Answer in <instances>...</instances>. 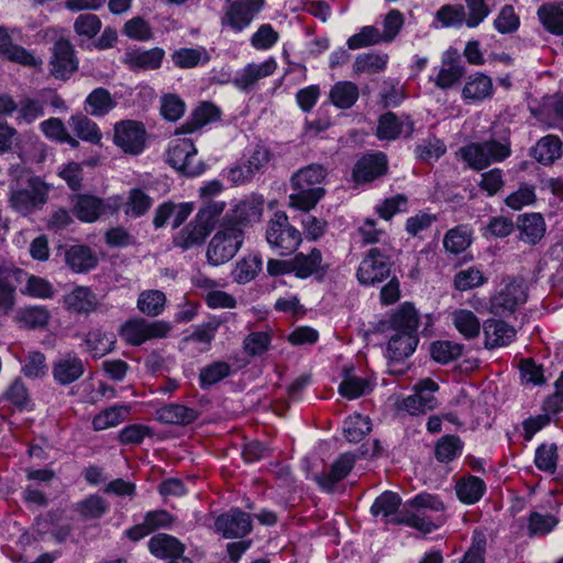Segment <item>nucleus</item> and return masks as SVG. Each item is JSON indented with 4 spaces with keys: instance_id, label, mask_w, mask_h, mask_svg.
<instances>
[{
    "instance_id": "0e129e2a",
    "label": "nucleus",
    "mask_w": 563,
    "mask_h": 563,
    "mask_svg": "<svg viewBox=\"0 0 563 563\" xmlns=\"http://www.w3.org/2000/svg\"><path fill=\"white\" fill-rule=\"evenodd\" d=\"M559 523L555 516L551 514L531 512L528 518V532L530 537L545 536Z\"/></svg>"
},
{
    "instance_id": "20e7f679",
    "label": "nucleus",
    "mask_w": 563,
    "mask_h": 563,
    "mask_svg": "<svg viewBox=\"0 0 563 563\" xmlns=\"http://www.w3.org/2000/svg\"><path fill=\"white\" fill-rule=\"evenodd\" d=\"M266 242L280 256L295 252L301 244L302 238L298 229L290 224L285 212L277 211L266 225Z\"/></svg>"
},
{
    "instance_id": "052dcab7",
    "label": "nucleus",
    "mask_w": 563,
    "mask_h": 563,
    "mask_svg": "<svg viewBox=\"0 0 563 563\" xmlns=\"http://www.w3.org/2000/svg\"><path fill=\"white\" fill-rule=\"evenodd\" d=\"M445 152V144L435 136L423 139L416 147L417 157L427 163L438 161Z\"/></svg>"
},
{
    "instance_id": "cd10ccee",
    "label": "nucleus",
    "mask_w": 563,
    "mask_h": 563,
    "mask_svg": "<svg viewBox=\"0 0 563 563\" xmlns=\"http://www.w3.org/2000/svg\"><path fill=\"white\" fill-rule=\"evenodd\" d=\"M65 262L74 273L79 274L93 269L98 264V257L89 246L76 244L66 250Z\"/></svg>"
},
{
    "instance_id": "9b49d317",
    "label": "nucleus",
    "mask_w": 563,
    "mask_h": 563,
    "mask_svg": "<svg viewBox=\"0 0 563 563\" xmlns=\"http://www.w3.org/2000/svg\"><path fill=\"white\" fill-rule=\"evenodd\" d=\"M146 136V129L141 121L123 120L113 128L114 144L130 155H139L144 151Z\"/></svg>"
},
{
    "instance_id": "774afa93",
    "label": "nucleus",
    "mask_w": 563,
    "mask_h": 563,
    "mask_svg": "<svg viewBox=\"0 0 563 563\" xmlns=\"http://www.w3.org/2000/svg\"><path fill=\"white\" fill-rule=\"evenodd\" d=\"M471 244V235L465 227H457L446 232L443 239L445 250L453 254H460Z\"/></svg>"
},
{
    "instance_id": "b1692460",
    "label": "nucleus",
    "mask_w": 563,
    "mask_h": 563,
    "mask_svg": "<svg viewBox=\"0 0 563 563\" xmlns=\"http://www.w3.org/2000/svg\"><path fill=\"white\" fill-rule=\"evenodd\" d=\"M387 169L386 156L382 153L368 154L361 157L353 169V179L356 183H368L385 174Z\"/></svg>"
},
{
    "instance_id": "e2e57ef3",
    "label": "nucleus",
    "mask_w": 563,
    "mask_h": 563,
    "mask_svg": "<svg viewBox=\"0 0 563 563\" xmlns=\"http://www.w3.org/2000/svg\"><path fill=\"white\" fill-rule=\"evenodd\" d=\"M16 121L31 124L44 115V102L38 99L23 98L18 103Z\"/></svg>"
},
{
    "instance_id": "c85d7f7f",
    "label": "nucleus",
    "mask_w": 563,
    "mask_h": 563,
    "mask_svg": "<svg viewBox=\"0 0 563 563\" xmlns=\"http://www.w3.org/2000/svg\"><path fill=\"white\" fill-rule=\"evenodd\" d=\"M485 346L494 349L508 345L516 335V330L501 320L490 319L484 325Z\"/></svg>"
},
{
    "instance_id": "423d86ee",
    "label": "nucleus",
    "mask_w": 563,
    "mask_h": 563,
    "mask_svg": "<svg viewBox=\"0 0 563 563\" xmlns=\"http://www.w3.org/2000/svg\"><path fill=\"white\" fill-rule=\"evenodd\" d=\"M244 242V232L235 224L223 222L220 230L212 236L207 250L208 262L218 266L229 262Z\"/></svg>"
},
{
    "instance_id": "338daca9",
    "label": "nucleus",
    "mask_w": 563,
    "mask_h": 563,
    "mask_svg": "<svg viewBox=\"0 0 563 563\" xmlns=\"http://www.w3.org/2000/svg\"><path fill=\"white\" fill-rule=\"evenodd\" d=\"M462 442L455 435L442 437L435 445V457L442 463H448L461 455Z\"/></svg>"
},
{
    "instance_id": "49530a36",
    "label": "nucleus",
    "mask_w": 563,
    "mask_h": 563,
    "mask_svg": "<svg viewBox=\"0 0 563 563\" xmlns=\"http://www.w3.org/2000/svg\"><path fill=\"white\" fill-rule=\"evenodd\" d=\"M538 16L549 32L563 34V3L541 5L538 9Z\"/></svg>"
},
{
    "instance_id": "864d4df0",
    "label": "nucleus",
    "mask_w": 563,
    "mask_h": 563,
    "mask_svg": "<svg viewBox=\"0 0 563 563\" xmlns=\"http://www.w3.org/2000/svg\"><path fill=\"white\" fill-rule=\"evenodd\" d=\"M464 68L459 60L444 59L434 79L435 86L441 89L451 88L463 76Z\"/></svg>"
},
{
    "instance_id": "f03ea898",
    "label": "nucleus",
    "mask_w": 563,
    "mask_h": 563,
    "mask_svg": "<svg viewBox=\"0 0 563 563\" xmlns=\"http://www.w3.org/2000/svg\"><path fill=\"white\" fill-rule=\"evenodd\" d=\"M325 176V168L318 164L308 165L295 173L290 180L294 192L289 195V206L303 211L314 208L324 195L321 184Z\"/></svg>"
},
{
    "instance_id": "9d476101",
    "label": "nucleus",
    "mask_w": 563,
    "mask_h": 563,
    "mask_svg": "<svg viewBox=\"0 0 563 563\" xmlns=\"http://www.w3.org/2000/svg\"><path fill=\"white\" fill-rule=\"evenodd\" d=\"M167 162L186 176L195 177L200 175L205 167L197 158V150L190 139H175L170 142Z\"/></svg>"
},
{
    "instance_id": "39448f33",
    "label": "nucleus",
    "mask_w": 563,
    "mask_h": 563,
    "mask_svg": "<svg viewBox=\"0 0 563 563\" xmlns=\"http://www.w3.org/2000/svg\"><path fill=\"white\" fill-rule=\"evenodd\" d=\"M463 159L476 170L486 168L492 163L505 161L511 154L510 141L490 139L484 142L471 143L461 148Z\"/></svg>"
},
{
    "instance_id": "4c0bfd02",
    "label": "nucleus",
    "mask_w": 563,
    "mask_h": 563,
    "mask_svg": "<svg viewBox=\"0 0 563 563\" xmlns=\"http://www.w3.org/2000/svg\"><path fill=\"white\" fill-rule=\"evenodd\" d=\"M401 499L398 494L393 492H385L379 495L371 507L373 516H382L385 522L399 523L397 520L401 518L396 517V514L400 507Z\"/></svg>"
},
{
    "instance_id": "dca6fc26",
    "label": "nucleus",
    "mask_w": 563,
    "mask_h": 563,
    "mask_svg": "<svg viewBox=\"0 0 563 563\" xmlns=\"http://www.w3.org/2000/svg\"><path fill=\"white\" fill-rule=\"evenodd\" d=\"M264 198L261 195L252 194L236 201L225 222L247 225L258 222L263 216Z\"/></svg>"
},
{
    "instance_id": "603ef678",
    "label": "nucleus",
    "mask_w": 563,
    "mask_h": 563,
    "mask_svg": "<svg viewBox=\"0 0 563 563\" xmlns=\"http://www.w3.org/2000/svg\"><path fill=\"white\" fill-rule=\"evenodd\" d=\"M435 19L441 23L442 27L460 29L466 25L465 9L461 4L442 5L435 13Z\"/></svg>"
},
{
    "instance_id": "ea45409f",
    "label": "nucleus",
    "mask_w": 563,
    "mask_h": 563,
    "mask_svg": "<svg viewBox=\"0 0 563 563\" xmlns=\"http://www.w3.org/2000/svg\"><path fill=\"white\" fill-rule=\"evenodd\" d=\"M358 87L352 81H338L329 92V99L339 109H350L357 101Z\"/></svg>"
},
{
    "instance_id": "c03bdc74",
    "label": "nucleus",
    "mask_w": 563,
    "mask_h": 563,
    "mask_svg": "<svg viewBox=\"0 0 563 563\" xmlns=\"http://www.w3.org/2000/svg\"><path fill=\"white\" fill-rule=\"evenodd\" d=\"M224 321V317L212 316L206 322L196 325L192 333L186 336L184 340L190 343L203 344V350H208L216 336L218 329Z\"/></svg>"
},
{
    "instance_id": "0eeeda50",
    "label": "nucleus",
    "mask_w": 563,
    "mask_h": 563,
    "mask_svg": "<svg viewBox=\"0 0 563 563\" xmlns=\"http://www.w3.org/2000/svg\"><path fill=\"white\" fill-rule=\"evenodd\" d=\"M527 286L521 278L506 277L489 298L488 310L496 316H507L527 301Z\"/></svg>"
},
{
    "instance_id": "58836bf2",
    "label": "nucleus",
    "mask_w": 563,
    "mask_h": 563,
    "mask_svg": "<svg viewBox=\"0 0 563 563\" xmlns=\"http://www.w3.org/2000/svg\"><path fill=\"white\" fill-rule=\"evenodd\" d=\"M115 107V99L104 88L93 89L86 98V111L96 118L107 115Z\"/></svg>"
},
{
    "instance_id": "f8f14e48",
    "label": "nucleus",
    "mask_w": 563,
    "mask_h": 563,
    "mask_svg": "<svg viewBox=\"0 0 563 563\" xmlns=\"http://www.w3.org/2000/svg\"><path fill=\"white\" fill-rule=\"evenodd\" d=\"M264 7V0H228L222 16V25L235 32H242L250 26Z\"/></svg>"
},
{
    "instance_id": "7ed1b4c3",
    "label": "nucleus",
    "mask_w": 563,
    "mask_h": 563,
    "mask_svg": "<svg viewBox=\"0 0 563 563\" xmlns=\"http://www.w3.org/2000/svg\"><path fill=\"white\" fill-rule=\"evenodd\" d=\"M49 187L38 177H30L25 183L10 186V207L22 216H29L47 202Z\"/></svg>"
},
{
    "instance_id": "6e6d98bb",
    "label": "nucleus",
    "mask_w": 563,
    "mask_h": 563,
    "mask_svg": "<svg viewBox=\"0 0 563 563\" xmlns=\"http://www.w3.org/2000/svg\"><path fill=\"white\" fill-rule=\"evenodd\" d=\"M166 296L161 290H146L140 294L137 308L147 316H158L163 312Z\"/></svg>"
},
{
    "instance_id": "6ab92c4d",
    "label": "nucleus",
    "mask_w": 563,
    "mask_h": 563,
    "mask_svg": "<svg viewBox=\"0 0 563 563\" xmlns=\"http://www.w3.org/2000/svg\"><path fill=\"white\" fill-rule=\"evenodd\" d=\"M85 373L84 361L75 353H66L58 357L52 367V375L58 385H69L78 380Z\"/></svg>"
},
{
    "instance_id": "ddd939ff",
    "label": "nucleus",
    "mask_w": 563,
    "mask_h": 563,
    "mask_svg": "<svg viewBox=\"0 0 563 563\" xmlns=\"http://www.w3.org/2000/svg\"><path fill=\"white\" fill-rule=\"evenodd\" d=\"M439 390V385L430 378H423L413 386V394L404 398L400 408L411 416L426 413L439 406L434 393Z\"/></svg>"
},
{
    "instance_id": "69168bd1",
    "label": "nucleus",
    "mask_w": 563,
    "mask_h": 563,
    "mask_svg": "<svg viewBox=\"0 0 563 563\" xmlns=\"http://www.w3.org/2000/svg\"><path fill=\"white\" fill-rule=\"evenodd\" d=\"M380 31L373 26H363L360 32L349 37L346 45L350 49H358L383 43Z\"/></svg>"
},
{
    "instance_id": "2eb2a0df",
    "label": "nucleus",
    "mask_w": 563,
    "mask_h": 563,
    "mask_svg": "<svg viewBox=\"0 0 563 563\" xmlns=\"http://www.w3.org/2000/svg\"><path fill=\"white\" fill-rule=\"evenodd\" d=\"M292 274L300 279L314 277L317 280H322L328 272V265L323 262V256L320 250L312 249L309 253H297L291 258Z\"/></svg>"
},
{
    "instance_id": "473e14b6",
    "label": "nucleus",
    "mask_w": 563,
    "mask_h": 563,
    "mask_svg": "<svg viewBox=\"0 0 563 563\" xmlns=\"http://www.w3.org/2000/svg\"><path fill=\"white\" fill-rule=\"evenodd\" d=\"M485 492V482L474 475L462 477L455 484L456 496L465 505L476 504L484 496Z\"/></svg>"
},
{
    "instance_id": "13d9d810",
    "label": "nucleus",
    "mask_w": 563,
    "mask_h": 563,
    "mask_svg": "<svg viewBox=\"0 0 563 563\" xmlns=\"http://www.w3.org/2000/svg\"><path fill=\"white\" fill-rule=\"evenodd\" d=\"M262 269V258L258 255H250L236 263L233 278L239 284H245L256 277Z\"/></svg>"
},
{
    "instance_id": "412c9836",
    "label": "nucleus",
    "mask_w": 563,
    "mask_h": 563,
    "mask_svg": "<svg viewBox=\"0 0 563 563\" xmlns=\"http://www.w3.org/2000/svg\"><path fill=\"white\" fill-rule=\"evenodd\" d=\"M73 212L82 222H96L108 210L104 201L93 195H75L71 199Z\"/></svg>"
},
{
    "instance_id": "6e6552de",
    "label": "nucleus",
    "mask_w": 563,
    "mask_h": 563,
    "mask_svg": "<svg viewBox=\"0 0 563 563\" xmlns=\"http://www.w3.org/2000/svg\"><path fill=\"white\" fill-rule=\"evenodd\" d=\"M391 268L390 254L386 249L372 247L361 261L356 278L361 285L374 286L389 277Z\"/></svg>"
},
{
    "instance_id": "72a5a7b5",
    "label": "nucleus",
    "mask_w": 563,
    "mask_h": 563,
    "mask_svg": "<svg viewBox=\"0 0 563 563\" xmlns=\"http://www.w3.org/2000/svg\"><path fill=\"white\" fill-rule=\"evenodd\" d=\"M87 351L95 358H100L114 349L115 335L100 328L90 330L85 338Z\"/></svg>"
},
{
    "instance_id": "bf43d9fd",
    "label": "nucleus",
    "mask_w": 563,
    "mask_h": 563,
    "mask_svg": "<svg viewBox=\"0 0 563 563\" xmlns=\"http://www.w3.org/2000/svg\"><path fill=\"white\" fill-rule=\"evenodd\" d=\"M21 371L24 376L32 379L45 377L48 372L45 355L38 351L29 352L23 361Z\"/></svg>"
},
{
    "instance_id": "5fc2aeb1",
    "label": "nucleus",
    "mask_w": 563,
    "mask_h": 563,
    "mask_svg": "<svg viewBox=\"0 0 563 563\" xmlns=\"http://www.w3.org/2000/svg\"><path fill=\"white\" fill-rule=\"evenodd\" d=\"M373 388L371 379L358 376H346L339 386V393L341 396L347 399H356Z\"/></svg>"
},
{
    "instance_id": "f257e3e1",
    "label": "nucleus",
    "mask_w": 563,
    "mask_h": 563,
    "mask_svg": "<svg viewBox=\"0 0 563 563\" xmlns=\"http://www.w3.org/2000/svg\"><path fill=\"white\" fill-rule=\"evenodd\" d=\"M418 312L409 303H402L387 321L389 341L386 356L390 361H401L410 356L418 344Z\"/></svg>"
},
{
    "instance_id": "8fccbe9b",
    "label": "nucleus",
    "mask_w": 563,
    "mask_h": 563,
    "mask_svg": "<svg viewBox=\"0 0 563 563\" xmlns=\"http://www.w3.org/2000/svg\"><path fill=\"white\" fill-rule=\"evenodd\" d=\"M453 324L465 338L473 339L479 334L481 323L478 318L470 310L459 309L452 313Z\"/></svg>"
},
{
    "instance_id": "c756f323",
    "label": "nucleus",
    "mask_w": 563,
    "mask_h": 563,
    "mask_svg": "<svg viewBox=\"0 0 563 563\" xmlns=\"http://www.w3.org/2000/svg\"><path fill=\"white\" fill-rule=\"evenodd\" d=\"M212 229L195 217L175 238V244L183 250L201 245Z\"/></svg>"
},
{
    "instance_id": "5701e85b",
    "label": "nucleus",
    "mask_w": 563,
    "mask_h": 563,
    "mask_svg": "<svg viewBox=\"0 0 563 563\" xmlns=\"http://www.w3.org/2000/svg\"><path fill=\"white\" fill-rule=\"evenodd\" d=\"M63 303L69 312L88 314L98 308L99 300L89 287L76 286L64 296Z\"/></svg>"
},
{
    "instance_id": "f3484780",
    "label": "nucleus",
    "mask_w": 563,
    "mask_h": 563,
    "mask_svg": "<svg viewBox=\"0 0 563 563\" xmlns=\"http://www.w3.org/2000/svg\"><path fill=\"white\" fill-rule=\"evenodd\" d=\"M214 528L224 538H243L252 530V519L249 514L233 508L216 519Z\"/></svg>"
},
{
    "instance_id": "393cba45",
    "label": "nucleus",
    "mask_w": 563,
    "mask_h": 563,
    "mask_svg": "<svg viewBox=\"0 0 563 563\" xmlns=\"http://www.w3.org/2000/svg\"><path fill=\"white\" fill-rule=\"evenodd\" d=\"M165 52L163 48L131 49L124 54L123 62L132 70H154L161 67Z\"/></svg>"
},
{
    "instance_id": "c9c22d12",
    "label": "nucleus",
    "mask_w": 563,
    "mask_h": 563,
    "mask_svg": "<svg viewBox=\"0 0 563 563\" xmlns=\"http://www.w3.org/2000/svg\"><path fill=\"white\" fill-rule=\"evenodd\" d=\"M156 418L163 423L189 424L198 418V413L184 405L169 404L157 409Z\"/></svg>"
},
{
    "instance_id": "4be33fe9",
    "label": "nucleus",
    "mask_w": 563,
    "mask_h": 563,
    "mask_svg": "<svg viewBox=\"0 0 563 563\" xmlns=\"http://www.w3.org/2000/svg\"><path fill=\"white\" fill-rule=\"evenodd\" d=\"M355 463V456L351 453L341 454L331 465L329 472L318 474L314 481L327 492L333 490L335 485L344 479Z\"/></svg>"
},
{
    "instance_id": "1a4fd4ad",
    "label": "nucleus",
    "mask_w": 563,
    "mask_h": 563,
    "mask_svg": "<svg viewBox=\"0 0 563 563\" xmlns=\"http://www.w3.org/2000/svg\"><path fill=\"white\" fill-rule=\"evenodd\" d=\"M170 330L172 325L167 321L136 318L126 321L120 328V334L128 344L139 346L148 340L166 338Z\"/></svg>"
},
{
    "instance_id": "a18cd8bd",
    "label": "nucleus",
    "mask_w": 563,
    "mask_h": 563,
    "mask_svg": "<svg viewBox=\"0 0 563 563\" xmlns=\"http://www.w3.org/2000/svg\"><path fill=\"white\" fill-rule=\"evenodd\" d=\"M153 199L142 189L132 188L129 190L125 201L122 203L125 216L140 218L152 207Z\"/></svg>"
},
{
    "instance_id": "a19ab883",
    "label": "nucleus",
    "mask_w": 563,
    "mask_h": 563,
    "mask_svg": "<svg viewBox=\"0 0 563 563\" xmlns=\"http://www.w3.org/2000/svg\"><path fill=\"white\" fill-rule=\"evenodd\" d=\"M533 157L543 165H550L562 156V142L556 135H547L532 148Z\"/></svg>"
},
{
    "instance_id": "aec40b11",
    "label": "nucleus",
    "mask_w": 563,
    "mask_h": 563,
    "mask_svg": "<svg viewBox=\"0 0 563 563\" xmlns=\"http://www.w3.org/2000/svg\"><path fill=\"white\" fill-rule=\"evenodd\" d=\"M151 553L159 559H170L168 563H191L189 559L181 556L184 545L173 536L158 533L148 541Z\"/></svg>"
},
{
    "instance_id": "3c124183",
    "label": "nucleus",
    "mask_w": 563,
    "mask_h": 563,
    "mask_svg": "<svg viewBox=\"0 0 563 563\" xmlns=\"http://www.w3.org/2000/svg\"><path fill=\"white\" fill-rule=\"evenodd\" d=\"M387 54L364 53L356 57L353 64L355 74H377L386 68Z\"/></svg>"
},
{
    "instance_id": "680f3d73",
    "label": "nucleus",
    "mask_w": 563,
    "mask_h": 563,
    "mask_svg": "<svg viewBox=\"0 0 563 563\" xmlns=\"http://www.w3.org/2000/svg\"><path fill=\"white\" fill-rule=\"evenodd\" d=\"M343 431L349 442H360L371 431V422L367 417L353 415L345 419Z\"/></svg>"
},
{
    "instance_id": "79ce46f5",
    "label": "nucleus",
    "mask_w": 563,
    "mask_h": 563,
    "mask_svg": "<svg viewBox=\"0 0 563 563\" xmlns=\"http://www.w3.org/2000/svg\"><path fill=\"white\" fill-rule=\"evenodd\" d=\"M13 273L9 266L0 264V316L10 313L15 303Z\"/></svg>"
},
{
    "instance_id": "4468645a",
    "label": "nucleus",
    "mask_w": 563,
    "mask_h": 563,
    "mask_svg": "<svg viewBox=\"0 0 563 563\" xmlns=\"http://www.w3.org/2000/svg\"><path fill=\"white\" fill-rule=\"evenodd\" d=\"M277 69V62L274 57H269L262 63H249L243 68L236 70L232 84L242 91L249 92L253 90L257 84L269 76Z\"/></svg>"
},
{
    "instance_id": "09e8293b",
    "label": "nucleus",
    "mask_w": 563,
    "mask_h": 563,
    "mask_svg": "<svg viewBox=\"0 0 563 563\" xmlns=\"http://www.w3.org/2000/svg\"><path fill=\"white\" fill-rule=\"evenodd\" d=\"M0 54L8 60L16 63L24 67L37 68L42 65V59L36 57L32 52L24 47L13 44H2L0 46Z\"/></svg>"
},
{
    "instance_id": "37998d69",
    "label": "nucleus",
    "mask_w": 563,
    "mask_h": 563,
    "mask_svg": "<svg viewBox=\"0 0 563 563\" xmlns=\"http://www.w3.org/2000/svg\"><path fill=\"white\" fill-rule=\"evenodd\" d=\"M2 401L18 410H30L32 400L21 378L13 379L1 396Z\"/></svg>"
},
{
    "instance_id": "f704fd0d",
    "label": "nucleus",
    "mask_w": 563,
    "mask_h": 563,
    "mask_svg": "<svg viewBox=\"0 0 563 563\" xmlns=\"http://www.w3.org/2000/svg\"><path fill=\"white\" fill-rule=\"evenodd\" d=\"M492 79L481 73L470 76L462 90L463 98L472 102L482 101L492 97Z\"/></svg>"
},
{
    "instance_id": "7c9ffc66",
    "label": "nucleus",
    "mask_w": 563,
    "mask_h": 563,
    "mask_svg": "<svg viewBox=\"0 0 563 563\" xmlns=\"http://www.w3.org/2000/svg\"><path fill=\"white\" fill-rule=\"evenodd\" d=\"M413 124L409 120H399L393 112L379 118L376 135L382 140H395L401 134L410 135Z\"/></svg>"
},
{
    "instance_id": "a211bd4d",
    "label": "nucleus",
    "mask_w": 563,
    "mask_h": 563,
    "mask_svg": "<svg viewBox=\"0 0 563 563\" xmlns=\"http://www.w3.org/2000/svg\"><path fill=\"white\" fill-rule=\"evenodd\" d=\"M51 74L55 78H68L78 67L71 44L66 40L55 43L51 59Z\"/></svg>"
},
{
    "instance_id": "4d7b16f0",
    "label": "nucleus",
    "mask_w": 563,
    "mask_h": 563,
    "mask_svg": "<svg viewBox=\"0 0 563 563\" xmlns=\"http://www.w3.org/2000/svg\"><path fill=\"white\" fill-rule=\"evenodd\" d=\"M210 59L208 52L200 48H180L173 54L175 65L181 68H191L207 64Z\"/></svg>"
},
{
    "instance_id": "a878e982",
    "label": "nucleus",
    "mask_w": 563,
    "mask_h": 563,
    "mask_svg": "<svg viewBox=\"0 0 563 563\" xmlns=\"http://www.w3.org/2000/svg\"><path fill=\"white\" fill-rule=\"evenodd\" d=\"M517 227L519 239L530 245H536L545 234V222L541 213H523L518 217Z\"/></svg>"
},
{
    "instance_id": "2f4dec72",
    "label": "nucleus",
    "mask_w": 563,
    "mask_h": 563,
    "mask_svg": "<svg viewBox=\"0 0 563 563\" xmlns=\"http://www.w3.org/2000/svg\"><path fill=\"white\" fill-rule=\"evenodd\" d=\"M446 517H440L439 514H430L423 509L413 508L412 512L401 517L398 522L405 523L423 533H430L445 522Z\"/></svg>"
},
{
    "instance_id": "e433bc0d",
    "label": "nucleus",
    "mask_w": 563,
    "mask_h": 563,
    "mask_svg": "<svg viewBox=\"0 0 563 563\" xmlns=\"http://www.w3.org/2000/svg\"><path fill=\"white\" fill-rule=\"evenodd\" d=\"M68 125L73 132L84 142L100 144L102 133L98 124L84 114H75L68 119Z\"/></svg>"
},
{
    "instance_id": "bb28decb",
    "label": "nucleus",
    "mask_w": 563,
    "mask_h": 563,
    "mask_svg": "<svg viewBox=\"0 0 563 563\" xmlns=\"http://www.w3.org/2000/svg\"><path fill=\"white\" fill-rule=\"evenodd\" d=\"M220 109L208 101L201 102L191 113L189 120L176 130V134H189L219 120Z\"/></svg>"
},
{
    "instance_id": "de8ad7c7",
    "label": "nucleus",
    "mask_w": 563,
    "mask_h": 563,
    "mask_svg": "<svg viewBox=\"0 0 563 563\" xmlns=\"http://www.w3.org/2000/svg\"><path fill=\"white\" fill-rule=\"evenodd\" d=\"M16 319L24 328L40 329L48 323L51 313L43 306H29L19 310Z\"/></svg>"
}]
</instances>
